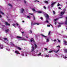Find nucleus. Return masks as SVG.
I'll return each instance as SVG.
<instances>
[{"label": "nucleus", "mask_w": 67, "mask_h": 67, "mask_svg": "<svg viewBox=\"0 0 67 67\" xmlns=\"http://www.w3.org/2000/svg\"><path fill=\"white\" fill-rule=\"evenodd\" d=\"M31 44L32 46L31 47V51L30 52H25V55L27 57V54L31 55V54L32 56H36L37 55L36 54H35V53H36L38 52V51H37L36 52H35V49H36V48H37V45L36 44H34L35 46V48H34V45H33V44H32V43H31Z\"/></svg>", "instance_id": "1"}, {"label": "nucleus", "mask_w": 67, "mask_h": 67, "mask_svg": "<svg viewBox=\"0 0 67 67\" xmlns=\"http://www.w3.org/2000/svg\"><path fill=\"white\" fill-rule=\"evenodd\" d=\"M10 45H11L12 46H13V47H15L16 48H18V49L19 50H21V48L19 47H18L16 46H15L13 43V42H11L10 43Z\"/></svg>", "instance_id": "2"}, {"label": "nucleus", "mask_w": 67, "mask_h": 67, "mask_svg": "<svg viewBox=\"0 0 67 67\" xmlns=\"http://www.w3.org/2000/svg\"><path fill=\"white\" fill-rule=\"evenodd\" d=\"M17 38L18 39L19 41V40H22L25 41L27 40L24 38H22V37L19 36H17Z\"/></svg>", "instance_id": "3"}, {"label": "nucleus", "mask_w": 67, "mask_h": 67, "mask_svg": "<svg viewBox=\"0 0 67 67\" xmlns=\"http://www.w3.org/2000/svg\"><path fill=\"white\" fill-rule=\"evenodd\" d=\"M13 26H14L15 27H16V26H17L19 28V29H20V26L19 25V24H18L17 23H16V24H13L12 25Z\"/></svg>", "instance_id": "4"}, {"label": "nucleus", "mask_w": 67, "mask_h": 67, "mask_svg": "<svg viewBox=\"0 0 67 67\" xmlns=\"http://www.w3.org/2000/svg\"><path fill=\"white\" fill-rule=\"evenodd\" d=\"M4 42H5V43L6 44H8L9 41H8V39L7 38H4Z\"/></svg>", "instance_id": "5"}, {"label": "nucleus", "mask_w": 67, "mask_h": 67, "mask_svg": "<svg viewBox=\"0 0 67 67\" xmlns=\"http://www.w3.org/2000/svg\"><path fill=\"white\" fill-rule=\"evenodd\" d=\"M44 15L46 18V19H49V16L46 13H44Z\"/></svg>", "instance_id": "6"}, {"label": "nucleus", "mask_w": 67, "mask_h": 67, "mask_svg": "<svg viewBox=\"0 0 67 67\" xmlns=\"http://www.w3.org/2000/svg\"><path fill=\"white\" fill-rule=\"evenodd\" d=\"M66 10L65 9H64L63 10L64 12H60V16H62L64 13H65V11Z\"/></svg>", "instance_id": "7"}, {"label": "nucleus", "mask_w": 67, "mask_h": 67, "mask_svg": "<svg viewBox=\"0 0 67 67\" xmlns=\"http://www.w3.org/2000/svg\"><path fill=\"white\" fill-rule=\"evenodd\" d=\"M58 24L59 25L58 26V27H60L61 26V25H62V24H64V23H58Z\"/></svg>", "instance_id": "8"}, {"label": "nucleus", "mask_w": 67, "mask_h": 67, "mask_svg": "<svg viewBox=\"0 0 67 67\" xmlns=\"http://www.w3.org/2000/svg\"><path fill=\"white\" fill-rule=\"evenodd\" d=\"M58 51H59V49H58V50H57V51H49V53H52V52H53L54 51V52H55V53H57V52H58Z\"/></svg>", "instance_id": "9"}, {"label": "nucleus", "mask_w": 67, "mask_h": 67, "mask_svg": "<svg viewBox=\"0 0 67 67\" xmlns=\"http://www.w3.org/2000/svg\"><path fill=\"white\" fill-rule=\"evenodd\" d=\"M56 56L57 57L59 58L60 57H62V54H58Z\"/></svg>", "instance_id": "10"}, {"label": "nucleus", "mask_w": 67, "mask_h": 67, "mask_svg": "<svg viewBox=\"0 0 67 67\" xmlns=\"http://www.w3.org/2000/svg\"><path fill=\"white\" fill-rule=\"evenodd\" d=\"M0 46L1 49H3V45L1 44H0Z\"/></svg>", "instance_id": "11"}, {"label": "nucleus", "mask_w": 67, "mask_h": 67, "mask_svg": "<svg viewBox=\"0 0 67 67\" xmlns=\"http://www.w3.org/2000/svg\"><path fill=\"white\" fill-rule=\"evenodd\" d=\"M15 54H20V53H19V52L17 51H15Z\"/></svg>", "instance_id": "12"}, {"label": "nucleus", "mask_w": 67, "mask_h": 67, "mask_svg": "<svg viewBox=\"0 0 67 67\" xmlns=\"http://www.w3.org/2000/svg\"><path fill=\"white\" fill-rule=\"evenodd\" d=\"M35 24H37V25H39L40 24L38 23H34L33 24V22H31V26H32L33 25H35Z\"/></svg>", "instance_id": "13"}, {"label": "nucleus", "mask_w": 67, "mask_h": 67, "mask_svg": "<svg viewBox=\"0 0 67 67\" xmlns=\"http://www.w3.org/2000/svg\"><path fill=\"white\" fill-rule=\"evenodd\" d=\"M30 41L31 42V43H34V39L33 38L30 40Z\"/></svg>", "instance_id": "14"}, {"label": "nucleus", "mask_w": 67, "mask_h": 67, "mask_svg": "<svg viewBox=\"0 0 67 67\" xmlns=\"http://www.w3.org/2000/svg\"><path fill=\"white\" fill-rule=\"evenodd\" d=\"M56 3V2H54L51 4V7H53L54 5V4H55Z\"/></svg>", "instance_id": "15"}, {"label": "nucleus", "mask_w": 67, "mask_h": 67, "mask_svg": "<svg viewBox=\"0 0 67 67\" xmlns=\"http://www.w3.org/2000/svg\"><path fill=\"white\" fill-rule=\"evenodd\" d=\"M24 11V10L23 9H21V13H23V12Z\"/></svg>", "instance_id": "16"}, {"label": "nucleus", "mask_w": 67, "mask_h": 67, "mask_svg": "<svg viewBox=\"0 0 67 67\" xmlns=\"http://www.w3.org/2000/svg\"><path fill=\"white\" fill-rule=\"evenodd\" d=\"M66 20L65 21V24L66 25H67V17H66Z\"/></svg>", "instance_id": "17"}, {"label": "nucleus", "mask_w": 67, "mask_h": 67, "mask_svg": "<svg viewBox=\"0 0 67 67\" xmlns=\"http://www.w3.org/2000/svg\"><path fill=\"white\" fill-rule=\"evenodd\" d=\"M46 21H45L44 22V23H49V22L48 21V19H46Z\"/></svg>", "instance_id": "18"}, {"label": "nucleus", "mask_w": 67, "mask_h": 67, "mask_svg": "<svg viewBox=\"0 0 67 67\" xmlns=\"http://www.w3.org/2000/svg\"><path fill=\"white\" fill-rule=\"evenodd\" d=\"M64 45H67V43L66 41H64Z\"/></svg>", "instance_id": "19"}, {"label": "nucleus", "mask_w": 67, "mask_h": 67, "mask_svg": "<svg viewBox=\"0 0 67 67\" xmlns=\"http://www.w3.org/2000/svg\"><path fill=\"white\" fill-rule=\"evenodd\" d=\"M6 49L7 50V51H10V48H9L8 47H7L6 48Z\"/></svg>", "instance_id": "20"}, {"label": "nucleus", "mask_w": 67, "mask_h": 67, "mask_svg": "<svg viewBox=\"0 0 67 67\" xmlns=\"http://www.w3.org/2000/svg\"><path fill=\"white\" fill-rule=\"evenodd\" d=\"M5 24L6 25H10V24H9L8 22H5Z\"/></svg>", "instance_id": "21"}, {"label": "nucleus", "mask_w": 67, "mask_h": 67, "mask_svg": "<svg viewBox=\"0 0 67 67\" xmlns=\"http://www.w3.org/2000/svg\"><path fill=\"white\" fill-rule=\"evenodd\" d=\"M41 53H40L38 54H36V56H38V57H39V56H41Z\"/></svg>", "instance_id": "22"}, {"label": "nucleus", "mask_w": 67, "mask_h": 67, "mask_svg": "<svg viewBox=\"0 0 67 67\" xmlns=\"http://www.w3.org/2000/svg\"><path fill=\"white\" fill-rule=\"evenodd\" d=\"M44 3H46V4H48V1H44Z\"/></svg>", "instance_id": "23"}, {"label": "nucleus", "mask_w": 67, "mask_h": 67, "mask_svg": "<svg viewBox=\"0 0 67 67\" xmlns=\"http://www.w3.org/2000/svg\"><path fill=\"white\" fill-rule=\"evenodd\" d=\"M46 42H49V39L47 38L46 39Z\"/></svg>", "instance_id": "24"}, {"label": "nucleus", "mask_w": 67, "mask_h": 67, "mask_svg": "<svg viewBox=\"0 0 67 67\" xmlns=\"http://www.w3.org/2000/svg\"><path fill=\"white\" fill-rule=\"evenodd\" d=\"M0 13L1 14H2V15H4V14L1 11Z\"/></svg>", "instance_id": "25"}, {"label": "nucleus", "mask_w": 67, "mask_h": 67, "mask_svg": "<svg viewBox=\"0 0 67 67\" xmlns=\"http://www.w3.org/2000/svg\"><path fill=\"white\" fill-rule=\"evenodd\" d=\"M35 8H32V10L33 11H35Z\"/></svg>", "instance_id": "26"}, {"label": "nucleus", "mask_w": 67, "mask_h": 67, "mask_svg": "<svg viewBox=\"0 0 67 67\" xmlns=\"http://www.w3.org/2000/svg\"><path fill=\"white\" fill-rule=\"evenodd\" d=\"M45 57H49V54H48L46 55Z\"/></svg>", "instance_id": "27"}, {"label": "nucleus", "mask_w": 67, "mask_h": 67, "mask_svg": "<svg viewBox=\"0 0 67 67\" xmlns=\"http://www.w3.org/2000/svg\"><path fill=\"white\" fill-rule=\"evenodd\" d=\"M8 5L9 6H10L11 8H12V5H11V4H8Z\"/></svg>", "instance_id": "28"}, {"label": "nucleus", "mask_w": 67, "mask_h": 67, "mask_svg": "<svg viewBox=\"0 0 67 67\" xmlns=\"http://www.w3.org/2000/svg\"><path fill=\"white\" fill-rule=\"evenodd\" d=\"M21 56H24V52H23L22 54H21Z\"/></svg>", "instance_id": "29"}, {"label": "nucleus", "mask_w": 67, "mask_h": 67, "mask_svg": "<svg viewBox=\"0 0 67 67\" xmlns=\"http://www.w3.org/2000/svg\"><path fill=\"white\" fill-rule=\"evenodd\" d=\"M9 29H7L5 30V31L6 33H7V32H8V31H9Z\"/></svg>", "instance_id": "30"}, {"label": "nucleus", "mask_w": 67, "mask_h": 67, "mask_svg": "<svg viewBox=\"0 0 67 67\" xmlns=\"http://www.w3.org/2000/svg\"><path fill=\"white\" fill-rule=\"evenodd\" d=\"M43 12L42 11H39L38 12V13H42Z\"/></svg>", "instance_id": "31"}, {"label": "nucleus", "mask_w": 67, "mask_h": 67, "mask_svg": "<svg viewBox=\"0 0 67 67\" xmlns=\"http://www.w3.org/2000/svg\"><path fill=\"white\" fill-rule=\"evenodd\" d=\"M42 36H43V37H46L45 38L46 39V38H47V36H45L43 35H42Z\"/></svg>", "instance_id": "32"}, {"label": "nucleus", "mask_w": 67, "mask_h": 67, "mask_svg": "<svg viewBox=\"0 0 67 67\" xmlns=\"http://www.w3.org/2000/svg\"><path fill=\"white\" fill-rule=\"evenodd\" d=\"M67 49H65L64 50V52L65 53H67Z\"/></svg>", "instance_id": "33"}, {"label": "nucleus", "mask_w": 67, "mask_h": 67, "mask_svg": "<svg viewBox=\"0 0 67 67\" xmlns=\"http://www.w3.org/2000/svg\"><path fill=\"white\" fill-rule=\"evenodd\" d=\"M57 40L59 42V43H60V40H58V39H57Z\"/></svg>", "instance_id": "34"}, {"label": "nucleus", "mask_w": 67, "mask_h": 67, "mask_svg": "<svg viewBox=\"0 0 67 67\" xmlns=\"http://www.w3.org/2000/svg\"><path fill=\"white\" fill-rule=\"evenodd\" d=\"M27 16V18H28V19H30V18H30V17L29 16Z\"/></svg>", "instance_id": "35"}, {"label": "nucleus", "mask_w": 67, "mask_h": 67, "mask_svg": "<svg viewBox=\"0 0 67 67\" xmlns=\"http://www.w3.org/2000/svg\"><path fill=\"white\" fill-rule=\"evenodd\" d=\"M43 8L44 9H45V10H46V7L45 6H43Z\"/></svg>", "instance_id": "36"}, {"label": "nucleus", "mask_w": 67, "mask_h": 67, "mask_svg": "<svg viewBox=\"0 0 67 67\" xmlns=\"http://www.w3.org/2000/svg\"><path fill=\"white\" fill-rule=\"evenodd\" d=\"M58 20V18H57V19H54V21H57V20Z\"/></svg>", "instance_id": "37"}, {"label": "nucleus", "mask_w": 67, "mask_h": 67, "mask_svg": "<svg viewBox=\"0 0 67 67\" xmlns=\"http://www.w3.org/2000/svg\"><path fill=\"white\" fill-rule=\"evenodd\" d=\"M26 37L27 38H29V36H26Z\"/></svg>", "instance_id": "38"}, {"label": "nucleus", "mask_w": 67, "mask_h": 67, "mask_svg": "<svg viewBox=\"0 0 67 67\" xmlns=\"http://www.w3.org/2000/svg\"><path fill=\"white\" fill-rule=\"evenodd\" d=\"M29 33L30 34H31V33H32V31L30 30L29 31Z\"/></svg>", "instance_id": "39"}, {"label": "nucleus", "mask_w": 67, "mask_h": 67, "mask_svg": "<svg viewBox=\"0 0 67 67\" xmlns=\"http://www.w3.org/2000/svg\"><path fill=\"white\" fill-rule=\"evenodd\" d=\"M50 6H48V9H50Z\"/></svg>", "instance_id": "40"}, {"label": "nucleus", "mask_w": 67, "mask_h": 67, "mask_svg": "<svg viewBox=\"0 0 67 67\" xmlns=\"http://www.w3.org/2000/svg\"><path fill=\"white\" fill-rule=\"evenodd\" d=\"M53 12L54 14H55V11H53Z\"/></svg>", "instance_id": "41"}, {"label": "nucleus", "mask_w": 67, "mask_h": 67, "mask_svg": "<svg viewBox=\"0 0 67 67\" xmlns=\"http://www.w3.org/2000/svg\"><path fill=\"white\" fill-rule=\"evenodd\" d=\"M60 47V46H58L56 47H59V48Z\"/></svg>", "instance_id": "42"}, {"label": "nucleus", "mask_w": 67, "mask_h": 67, "mask_svg": "<svg viewBox=\"0 0 67 67\" xmlns=\"http://www.w3.org/2000/svg\"><path fill=\"white\" fill-rule=\"evenodd\" d=\"M51 33V31H49L48 33V35H49Z\"/></svg>", "instance_id": "43"}, {"label": "nucleus", "mask_w": 67, "mask_h": 67, "mask_svg": "<svg viewBox=\"0 0 67 67\" xmlns=\"http://www.w3.org/2000/svg\"><path fill=\"white\" fill-rule=\"evenodd\" d=\"M33 16H34V20H35V17H34V15Z\"/></svg>", "instance_id": "44"}, {"label": "nucleus", "mask_w": 67, "mask_h": 67, "mask_svg": "<svg viewBox=\"0 0 67 67\" xmlns=\"http://www.w3.org/2000/svg\"><path fill=\"white\" fill-rule=\"evenodd\" d=\"M40 56H42V57H43V54L41 55Z\"/></svg>", "instance_id": "45"}, {"label": "nucleus", "mask_w": 67, "mask_h": 67, "mask_svg": "<svg viewBox=\"0 0 67 67\" xmlns=\"http://www.w3.org/2000/svg\"><path fill=\"white\" fill-rule=\"evenodd\" d=\"M60 5V4H59V3H58V4L57 6H59Z\"/></svg>", "instance_id": "46"}, {"label": "nucleus", "mask_w": 67, "mask_h": 67, "mask_svg": "<svg viewBox=\"0 0 67 67\" xmlns=\"http://www.w3.org/2000/svg\"><path fill=\"white\" fill-rule=\"evenodd\" d=\"M24 2L25 3H26V1H25V0L24 1Z\"/></svg>", "instance_id": "47"}, {"label": "nucleus", "mask_w": 67, "mask_h": 67, "mask_svg": "<svg viewBox=\"0 0 67 67\" xmlns=\"http://www.w3.org/2000/svg\"><path fill=\"white\" fill-rule=\"evenodd\" d=\"M53 41H54V42H56V40H53Z\"/></svg>", "instance_id": "48"}, {"label": "nucleus", "mask_w": 67, "mask_h": 67, "mask_svg": "<svg viewBox=\"0 0 67 67\" xmlns=\"http://www.w3.org/2000/svg\"><path fill=\"white\" fill-rule=\"evenodd\" d=\"M47 26L48 27H49L50 26L49 25H47Z\"/></svg>", "instance_id": "49"}, {"label": "nucleus", "mask_w": 67, "mask_h": 67, "mask_svg": "<svg viewBox=\"0 0 67 67\" xmlns=\"http://www.w3.org/2000/svg\"><path fill=\"white\" fill-rule=\"evenodd\" d=\"M40 19H41V20H43V18L42 17H41L40 18Z\"/></svg>", "instance_id": "50"}, {"label": "nucleus", "mask_w": 67, "mask_h": 67, "mask_svg": "<svg viewBox=\"0 0 67 67\" xmlns=\"http://www.w3.org/2000/svg\"><path fill=\"white\" fill-rule=\"evenodd\" d=\"M54 24H55V25H56V22H55L54 23Z\"/></svg>", "instance_id": "51"}, {"label": "nucleus", "mask_w": 67, "mask_h": 67, "mask_svg": "<svg viewBox=\"0 0 67 67\" xmlns=\"http://www.w3.org/2000/svg\"><path fill=\"white\" fill-rule=\"evenodd\" d=\"M45 49L46 51H47V48H45Z\"/></svg>", "instance_id": "52"}, {"label": "nucleus", "mask_w": 67, "mask_h": 67, "mask_svg": "<svg viewBox=\"0 0 67 67\" xmlns=\"http://www.w3.org/2000/svg\"><path fill=\"white\" fill-rule=\"evenodd\" d=\"M35 1V2H36V1H37V2H40L39 1Z\"/></svg>", "instance_id": "53"}, {"label": "nucleus", "mask_w": 67, "mask_h": 67, "mask_svg": "<svg viewBox=\"0 0 67 67\" xmlns=\"http://www.w3.org/2000/svg\"><path fill=\"white\" fill-rule=\"evenodd\" d=\"M58 8L59 9H61V8H60V7H59Z\"/></svg>", "instance_id": "54"}, {"label": "nucleus", "mask_w": 67, "mask_h": 67, "mask_svg": "<svg viewBox=\"0 0 67 67\" xmlns=\"http://www.w3.org/2000/svg\"><path fill=\"white\" fill-rule=\"evenodd\" d=\"M29 14H31V15H33V14L30 13Z\"/></svg>", "instance_id": "55"}, {"label": "nucleus", "mask_w": 67, "mask_h": 67, "mask_svg": "<svg viewBox=\"0 0 67 67\" xmlns=\"http://www.w3.org/2000/svg\"><path fill=\"white\" fill-rule=\"evenodd\" d=\"M2 17L1 15H0V18H1V17Z\"/></svg>", "instance_id": "56"}, {"label": "nucleus", "mask_w": 67, "mask_h": 67, "mask_svg": "<svg viewBox=\"0 0 67 67\" xmlns=\"http://www.w3.org/2000/svg\"><path fill=\"white\" fill-rule=\"evenodd\" d=\"M2 26H3L4 27V26H4L3 25H2Z\"/></svg>", "instance_id": "57"}, {"label": "nucleus", "mask_w": 67, "mask_h": 67, "mask_svg": "<svg viewBox=\"0 0 67 67\" xmlns=\"http://www.w3.org/2000/svg\"><path fill=\"white\" fill-rule=\"evenodd\" d=\"M22 34H23V33H24V32H22Z\"/></svg>", "instance_id": "58"}, {"label": "nucleus", "mask_w": 67, "mask_h": 67, "mask_svg": "<svg viewBox=\"0 0 67 67\" xmlns=\"http://www.w3.org/2000/svg\"><path fill=\"white\" fill-rule=\"evenodd\" d=\"M22 22H23V23H24V21H23Z\"/></svg>", "instance_id": "59"}, {"label": "nucleus", "mask_w": 67, "mask_h": 67, "mask_svg": "<svg viewBox=\"0 0 67 67\" xmlns=\"http://www.w3.org/2000/svg\"><path fill=\"white\" fill-rule=\"evenodd\" d=\"M51 25L52 26V27H53V26H52V25Z\"/></svg>", "instance_id": "60"}, {"label": "nucleus", "mask_w": 67, "mask_h": 67, "mask_svg": "<svg viewBox=\"0 0 67 67\" xmlns=\"http://www.w3.org/2000/svg\"><path fill=\"white\" fill-rule=\"evenodd\" d=\"M8 21H10V20H9V19H8Z\"/></svg>", "instance_id": "61"}, {"label": "nucleus", "mask_w": 67, "mask_h": 67, "mask_svg": "<svg viewBox=\"0 0 67 67\" xmlns=\"http://www.w3.org/2000/svg\"><path fill=\"white\" fill-rule=\"evenodd\" d=\"M66 30H67V27H66Z\"/></svg>", "instance_id": "62"}, {"label": "nucleus", "mask_w": 67, "mask_h": 67, "mask_svg": "<svg viewBox=\"0 0 67 67\" xmlns=\"http://www.w3.org/2000/svg\"><path fill=\"white\" fill-rule=\"evenodd\" d=\"M7 18H8V16H7Z\"/></svg>", "instance_id": "63"}, {"label": "nucleus", "mask_w": 67, "mask_h": 67, "mask_svg": "<svg viewBox=\"0 0 67 67\" xmlns=\"http://www.w3.org/2000/svg\"><path fill=\"white\" fill-rule=\"evenodd\" d=\"M62 18V17H60V18Z\"/></svg>", "instance_id": "64"}]
</instances>
